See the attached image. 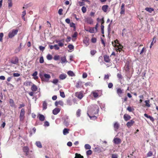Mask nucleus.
Wrapping results in <instances>:
<instances>
[{"label": "nucleus", "mask_w": 158, "mask_h": 158, "mask_svg": "<svg viewBox=\"0 0 158 158\" xmlns=\"http://www.w3.org/2000/svg\"><path fill=\"white\" fill-rule=\"evenodd\" d=\"M99 107L96 105L90 106L88 108L87 114L91 119L95 120L97 118L94 115L98 114Z\"/></svg>", "instance_id": "1"}, {"label": "nucleus", "mask_w": 158, "mask_h": 158, "mask_svg": "<svg viewBox=\"0 0 158 158\" xmlns=\"http://www.w3.org/2000/svg\"><path fill=\"white\" fill-rule=\"evenodd\" d=\"M18 31L17 29H13L9 32L8 34V37L9 38H12L16 35Z\"/></svg>", "instance_id": "2"}, {"label": "nucleus", "mask_w": 158, "mask_h": 158, "mask_svg": "<svg viewBox=\"0 0 158 158\" xmlns=\"http://www.w3.org/2000/svg\"><path fill=\"white\" fill-rule=\"evenodd\" d=\"M40 76L42 81L46 82H48L51 78L50 75L49 74L46 73L44 74V76L40 75Z\"/></svg>", "instance_id": "3"}, {"label": "nucleus", "mask_w": 158, "mask_h": 158, "mask_svg": "<svg viewBox=\"0 0 158 158\" xmlns=\"http://www.w3.org/2000/svg\"><path fill=\"white\" fill-rule=\"evenodd\" d=\"M25 115V110L23 108L21 110V112L20 114L19 118L20 121H22L23 120L24 118Z\"/></svg>", "instance_id": "4"}, {"label": "nucleus", "mask_w": 158, "mask_h": 158, "mask_svg": "<svg viewBox=\"0 0 158 158\" xmlns=\"http://www.w3.org/2000/svg\"><path fill=\"white\" fill-rule=\"evenodd\" d=\"M69 117L68 116H65L64 118V124L66 126H68L69 123Z\"/></svg>", "instance_id": "5"}, {"label": "nucleus", "mask_w": 158, "mask_h": 158, "mask_svg": "<svg viewBox=\"0 0 158 158\" xmlns=\"http://www.w3.org/2000/svg\"><path fill=\"white\" fill-rule=\"evenodd\" d=\"M85 21L88 23L92 24L93 23V20L90 17H87L85 19Z\"/></svg>", "instance_id": "6"}, {"label": "nucleus", "mask_w": 158, "mask_h": 158, "mask_svg": "<svg viewBox=\"0 0 158 158\" xmlns=\"http://www.w3.org/2000/svg\"><path fill=\"white\" fill-rule=\"evenodd\" d=\"M84 44L85 45V46H87L89 44V39L86 37H85L83 40Z\"/></svg>", "instance_id": "7"}, {"label": "nucleus", "mask_w": 158, "mask_h": 158, "mask_svg": "<svg viewBox=\"0 0 158 158\" xmlns=\"http://www.w3.org/2000/svg\"><path fill=\"white\" fill-rule=\"evenodd\" d=\"M117 93L119 97H122L123 93V90L121 88H118L117 89Z\"/></svg>", "instance_id": "8"}, {"label": "nucleus", "mask_w": 158, "mask_h": 158, "mask_svg": "<svg viewBox=\"0 0 158 158\" xmlns=\"http://www.w3.org/2000/svg\"><path fill=\"white\" fill-rule=\"evenodd\" d=\"M113 142L114 143L118 144L120 143L121 141L120 139L115 137L113 140Z\"/></svg>", "instance_id": "9"}, {"label": "nucleus", "mask_w": 158, "mask_h": 158, "mask_svg": "<svg viewBox=\"0 0 158 158\" xmlns=\"http://www.w3.org/2000/svg\"><path fill=\"white\" fill-rule=\"evenodd\" d=\"M75 95L77 97L80 99H81L83 97L82 93L81 92L76 93Z\"/></svg>", "instance_id": "10"}, {"label": "nucleus", "mask_w": 158, "mask_h": 158, "mask_svg": "<svg viewBox=\"0 0 158 158\" xmlns=\"http://www.w3.org/2000/svg\"><path fill=\"white\" fill-rule=\"evenodd\" d=\"M125 5L123 3L122 4L121 8V11L120 13L121 14H124L125 13Z\"/></svg>", "instance_id": "11"}, {"label": "nucleus", "mask_w": 158, "mask_h": 158, "mask_svg": "<svg viewBox=\"0 0 158 158\" xmlns=\"http://www.w3.org/2000/svg\"><path fill=\"white\" fill-rule=\"evenodd\" d=\"M129 63L128 62H127L124 67V69L126 72H128L129 71Z\"/></svg>", "instance_id": "12"}, {"label": "nucleus", "mask_w": 158, "mask_h": 158, "mask_svg": "<svg viewBox=\"0 0 158 158\" xmlns=\"http://www.w3.org/2000/svg\"><path fill=\"white\" fill-rule=\"evenodd\" d=\"M97 29L96 27H91L89 30V32L91 33H94L97 32Z\"/></svg>", "instance_id": "13"}, {"label": "nucleus", "mask_w": 158, "mask_h": 158, "mask_svg": "<svg viewBox=\"0 0 158 158\" xmlns=\"http://www.w3.org/2000/svg\"><path fill=\"white\" fill-rule=\"evenodd\" d=\"M60 111V109L58 108H56L52 111L53 114L54 115H56Z\"/></svg>", "instance_id": "14"}, {"label": "nucleus", "mask_w": 158, "mask_h": 158, "mask_svg": "<svg viewBox=\"0 0 158 158\" xmlns=\"http://www.w3.org/2000/svg\"><path fill=\"white\" fill-rule=\"evenodd\" d=\"M134 123L135 122L133 120H131L130 121L127 123V126L128 127H130L131 126L133 125Z\"/></svg>", "instance_id": "15"}, {"label": "nucleus", "mask_w": 158, "mask_h": 158, "mask_svg": "<svg viewBox=\"0 0 158 158\" xmlns=\"http://www.w3.org/2000/svg\"><path fill=\"white\" fill-rule=\"evenodd\" d=\"M119 127V124L117 122H115L114 125V129L115 131H117Z\"/></svg>", "instance_id": "16"}, {"label": "nucleus", "mask_w": 158, "mask_h": 158, "mask_svg": "<svg viewBox=\"0 0 158 158\" xmlns=\"http://www.w3.org/2000/svg\"><path fill=\"white\" fill-rule=\"evenodd\" d=\"M108 8V5H105L102 6V9L104 12H106L107 11Z\"/></svg>", "instance_id": "17"}, {"label": "nucleus", "mask_w": 158, "mask_h": 158, "mask_svg": "<svg viewBox=\"0 0 158 158\" xmlns=\"http://www.w3.org/2000/svg\"><path fill=\"white\" fill-rule=\"evenodd\" d=\"M67 77V75L65 74H62L60 75L59 76V78L60 80H64Z\"/></svg>", "instance_id": "18"}, {"label": "nucleus", "mask_w": 158, "mask_h": 158, "mask_svg": "<svg viewBox=\"0 0 158 158\" xmlns=\"http://www.w3.org/2000/svg\"><path fill=\"white\" fill-rule=\"evenodd\" d=\"M69 129L68 128H64L63 130V134L64 135H66L69 133Z\"/></svg>", "instance_id": "19"}, {"label": "nucleus", "mask_w": 158, "mask_h": 158, "mask_svg": "<svg viewBox=\"0 0 158 158\" xmlns=\"http://www.w3.org/2000/svg\"><path fill=\"white\" fill-rule=\"evenodd\" d=\"M31 90L33 92H35L37 90V87L35 85L33 84L31 87Z\"/></svg>", "instance_id": "20"}, {"label": "nucleus", "mask_w": 158, "mask_h": 158, "mask_svg": "<svg viewBox=\"0 0 158 158\" xmlns=\"http://www.w3.org/2000/svg\"><path fill=\"white\" fill-rule=\"evenodd\" d=\"M123 117L124 120L126 121H127L128 120L130 119L131 118V117L130 115L126 114L124 115Z\"/></svg>", "instance_id": "21"}, {"label": "nucleus", "mask_w": 158, "mask_h": 158, "mask_svg": "<svg viewBox=\"0 0 158 158\" xmlns=\"http://www.w3.org/2000/svg\"><path fill=\"white\" fill-rule=\"evenodd\" d=\"M38 73L37 71L35 72L32 75L33 77V78L35 80H37L38 78V77L37 76Z\"/></svg>", "instance_id": "22"}, {"label": "nucleus", "mask_w": 158, "mask_h": 158, "mask_svg": "<svg viewBox=\"0 0 158 158\" xmlns=\"http://www.w3.org/2000/svg\"><path fill=\"white\" fill-rule=\"evenodd\" d=\"M104 60L106 62H109L110 61V59L109 58V56L107 55H105L104 56Z\"/></svg>", "instance_id": "23"}, {"label": "nucleus", "mask_w": 158, "mask_h": 158, "mask_svg": "<svg viewBox=\"0 0 158 158\" xmlns=\"http://www.w3.org/2000/svg\"><path fill=\"white\" fill-rule=\"evenodd\" d=\"M145 10L150 13H152V11H154L153 8L150 7H146L145 8Z\"/></svg>", "instance_id": "24"}, {"label": "nucleus", "mask_w": 158, "mask_h": 158, "mask_svg": "<svg viewBox=\"0 0 158 158\" xmlns=\"http://www.w3.org/2000/svg\"><path fill=\"white\" fill-rule=\"evenodd\" d=\"M92 94H93L94 97L95 98H97L99 97V95L96 91H93L92 92Z\"/></svg>", "instance_id": "25"}, {"label": "nucleus", "mask_w": 158, "mask_h": 158, "mask_svg": "<svg viewBox=\"0 0 158 158\" xmlns=\"http://www.w3.org/2000/svg\"><path fill=\"white\" fill-rule=\"evenodd\" d=\"M82 82L81 81H78L77 83L76 87L77 88L81 87L82 86Z\"/></svg>", "instance_id": "26"}, {"label": "nucleus", "mask_w": 158, "mask_h": 158, "mask_svg": "<svg viewBox=\"0 0 158 158\" xmlns=\"http://www.w3.org/2000/svg\"><path fill=\"white\" fill-rule=\"evenodd\" d=\"M39 119L40 121H43L45 119L44 116L42 114H40L39 115Z\"/></svg>", "instance_id": "27"}, {"label": "nucleus", "mask_w": 158, "mask_h": 158, "mask_svg": "<svg viewBox=\"0 0 158 158\" xmlns=\"http://www.w3.org/2000/svg\"><path fill=\"white\" fill-rule=\"evenodd\" d=\"M23 150L24 152H25L27 154L28 153L29 151V148L27 146L24 147L23 148Z\"/></svg>", "instance_id": "28"}, {"label": "nucleus", "mask_w": 158, "mask_h": 158, "mask_svg": "<svg viewBox=\"0 0 158 158\" xmlns=\"http://www.w3.org/2000/svg\"><path fill=\"white\" fill-rule=\"evenodd\" d=\"M9 102L10 105L12 107H13L15 106V103L13 99H10L9 100Z\"/></svg>", "instance_id": "29"}, {"label": "nucleus", "mask_w": 158, "mask_h": 158, "mask_svg": "<svg viewBox=\"0 0 158 158\" xmlns=\"http://www.w3.org/2000/svg\"><path fill=\"white\" fill-rule=\"evenodd\" d=\"M61 63L62 64L66 63L67 62L66 57L65 56L62 57L61 58Z\"/></svg>", "instance_id": "30"}, {"label": "nucleus", "mask_w": 158, "mask_h": 158, "mask_svg": "<svg viewBox=\"0 0 158 158\" xmlns=\"http://www.w3.org/2000/svg\"><path fill=\"white\" fill-rule=\"evenodd\" d=\"M77 35V32H75L72 35V40L73 41H75V39L74 40V38H76Z\"/></svg>", "instance_id": "31"}, {"label": "nucleus", "mask_w": 158, "mask_h": 158, "mask_svg": "<svg viewBox=\"0 0 158 158\" xmlns=\"http://www.w3.org/2000/svg\"><path fill=\"white\" fill-rule=\"evenodd\" d=\"M11 63L14 64H16L18 63V60L17 58H15L14 60L11 61Z\"/></svg>", "instance_id": "32"}, {"label": "nucleus", "mask_w": 158, "mask_h": 158, "mask_svg": "<svg viewBox=\"0 0 158 158\" xmlns=\"http://www.w3.org/2000/svg\"><path fill=\"white\" fill-rule=\"evenodd\" d=\"M68 74L70 76H75V74L73 72L71 71H69L67 72Z\"/></svg>", "instance_id": "33"}, {"label": "nucleus", "mask_w": 158, "mask_h": 158, "mask_svg": "<svg viewBox=\"0 0 158 158\" xmlns=\"http://www.w3.org/2000/svg\"><path fill=\"white\" fill-rule=\"evenodd\" d=\"M36 146L39 148H41L42 147L41 144L40 142V141H37L36 143Z\"/></svg>", "instance_id": "34"}, {"label": "nucleus", "mask_w": 158, "mask_h": 158, "mask_svg": "<svg viewBox=\"0 0 158 158\" xmlns=\"http://www.w3.org/2000/svg\"><path fill=\"white\" fill-rule=\"evenodd\" d=\"M145 103L146 106L148 107H150V105L149 104V100H146L145 101Z\"/></svg>", "instance_id": "35"}, {"label": "nucleus", "mask_w": 158, "mask_h": 158, "mask_svg": "<svg viewBox=\"0 0 158 158\" xmlns=\"http://www.w3.org/2000/svg\"><path fill=\"white\" fill-rule=\"evenodd\" d=\"M43 110H45L47 108V103L45 102H44L43 104Z\"/></svg>", "instance_id": "36"}, {"label": "nucleus", "mask_w": 158, "mask_h": 158, "mask_svg": "<svg viewBox=\"0 0 158 158\" xmlns=\"http://www.w3.org/2000/svg\"><path fill=\"white\" fill-rule=\"evenodd\" d=\"M95 151L98 152H101V149L100 148L97 147L94 148Z\"/></svg>", "instance_id": "37"}, {"label": "nucleus", "mask_w": 158, "mask_h": 158, "mask_svg": "<svg viewBox=\"0 0 158 158\" xmlns=\"http://www.w3.org/2000/svg\"><path fill=\"white\" fill-rule=\"evenodd\" d=\"M75 158H83V156L81 155L80 154L76 153Z\"/></svg>", "instance_id": "38"}, {"label": "nucleus", "mask_w": 158, "mask_h": 158, "mask_svg": "<svg viewBox=\"0 0 158 158\" xmlns=\"http://www.w3.org/2000/svg\"><path fill=\"white\" fill-rule=\"evenodd\" d=\"M77 5L80 6H84L85 5V3L83 2H78L77 4Z\"/></svg>", "instance_id": "39"}, {"label": "nucleus", "mask_w": 158, "mask_h": 158, "mask_svg": "<svg viewBox=\"0 0 158 158\" xmlns=\"http://www.w3.org/2000/svg\"><path fill=\"white\" fill-rule=\"evenodd\" d=\"M47 59L48 60H51L52 59V56L50 54H48L46 56Z\"/></svg>", "instance_id": "40"}, {"label": "nucleus", "mask_w": 158, "mask_h": 158, "mask_svg": "<svg viewBox=\"0 0 158 158\" xmlns=\"http://www.w3.org/2000/svg\"><path fill=\"white\" fill-rule=\"evenodd\" d=\"M60 95L61 97L63 98H64L65 97L64 93L61 90L60 91Z\"/></svg>", "instance_id": "41"}, {"label": "nucleus", "mask_w": 158, "mask_h": 158, "mask_svg": "<svg viewBox=\"0 0 158 158\" xmlns=\"http://www.w3.org/2000/svg\"><path fill=\"white\" fill-rule=\"evenodd\" d=\"M85 148L86 149H90L91 148V147L89 144H86L85 145Z\"/></svg>", "instance_id": "42"}, {"label": "nucleus", "mask_w": 158, "mask_h": 158, "mask_svg": "<svg viewBox=\"0 0 158 158\" xmlns=\"http://www.w3.org/2000/svg\"><path fill=\"white\" fill-rule=\"evenodd\" d=\"M146 48H145L144 47H143V48L141 51L140 52V53H139L141 55V54H142L143 53H145L146 51Z\"/></svg>", "instance_id": "43"}, {"label": "nucleus", "mask_w": 158, "mask_h": 158, "mask_svg": "<svg viewBox=\"0 0 158 158\" xmlns=\"http://www.w3.org/2000/svg\"><path fill=\"white\" fill-rule=\"evenodd\" d=\"M81 110L79 109H78L76 112V115L77 117H78L80 116L81 115Z\"/></svg>", "instance_id": "44"}, {"label": "nucleus", "mask_w": 158, "mask_h": 158, "mask_svg": "<svg viewBox=\"0 0 158 158\" xmlns=\"http://www.w3.org/2000/svg\"><path fill=\"white\" fill-rule=\"evenodd\" d=\"M68 48L71 50H73L74 48V46L72 44H69L68 46Z\"/></svg>", "instance_id": "45"}, {"label": "nucleus", "mask_w": 158, "mask_h": 158, "mask_svg": "<svg viewBox=\"0 0 158 158\" xmlns=\"http://www.w3.org/2000/svg\"><path fill=\"white\" fill-rule=\"evenodd\" d=\"M31 82L30 81H26L24 83V84L26 86H29L31 85Z\"/></svg>", "instance_id": "46"}, {"label": "nucleus", "mask_w": 158, "mask_h": 158, "mask_svg": "<svg viewBox=\"0 0 158 158\" xmlns=\"http://www.w3.org/2000/svg\"><path fill=\"white\" fill-rule=\"evenodd\" d=\"M26 14V11L24 10L23 12L22 15V18L24 21L25 20V18L24 17V16Z\"/></svg>", "instance_id": "47"}, {"label": "nucleus", "mask_w": 158, "mask_h": 158, "mask_svg": "<svg viewBox=\"0 0 158 158\" xmlns=\"http://www.w3.org/2000/svg\"><path fill=\"white\" fill-rule=\"evenodd\" d=\"M59 80L58 79H54L53 80L52 82L54 84H57Z\"/></svg>", "instance_id": "48"}, {"label": "nucleus", "mask_w": 158, "mask_h": 158, "mask_svg": "<svg viewBox=\"0 0 158 158\" xmlns=\"http://www.w3.org/2000/svg\"><path fill=\"white\" fill-rule=\"evenodd\" d=\"M60 58V56L58 55H55L54 58V59L55 60H57L59 59Z\"/></svg>", "instance_id": "49"}, {"label": "nucleus", "mask_w": 158, "mask_h": 158, "mask_svg": "<svg viewBox=\"0 0 158 158\" xmlns=\"http://www.w3.org/2000/svg\"><path fill=\"white\" fill-rule=\"evenodd\" d=\"M81 10L83 13H85L86 11V8L85 6H83L81 8Z\"/></svg>", "instance_id": "50"}, {"label": "nucleus", "mask_w": 158, "mask_h": 158, "mask_svg": "<svg viewBox=\"0 0 158 158\" xmlns=\"http://www.w3.org/2000/svg\"><path fill=\"white\" fill-rule=\"evenodd\" d=\"M8 7H11L12 6V3L11 0H8Z\"/></svg>", "instance_id": "51"}, {"label": "nucleus", "mask_w": 158, "mask_h": 158, "mask_svg": "<svg viewBox=\"0 0 158 158\" xmlns=\"http://www.w3.org/2000/svg\"><path fill=\"white\" fill-rule=\"evenodd\" d=\"M70 26L71 27H73L75 29V24L74 23L72 22L70 23L69 24Z\"/></svg>", "instance_id": "52"}, {"label": "nucleus", "mask_w": 158, "mask_h": 158, "mask_svg": "<svg viewBox=\"0 0 158 158\" xmlns=\"http://www.w3.org/2000/svg\"><path fill=\"white\" fill-rule=\"evenodd\" d=\"M86 153L87 155H90L92 154V152L91 150H89L86 152Z\"/></svg>", "instance_id": "53"}, {"label": "nucleus", "mask_w": 158, "mask_h": 158, "mask_svg": "<svg viewBox=\"0 0 158 158\" xmlns=\"http://www.w3.org/2000/svg\"><path fill=\"white\" fill-rule=\"evenodd\" d=\"M118 49H117V50H118V51L120 52L121 50H122V48L123 47L121 46H117Z\"/></svg>", "instance_id": "54"}, {"label": "nucleus", "mask_w": 158, "mask_h": 158, "mask_svg": "<svg viewBox=\"0 0 158 158\" xmlns=\"http://www.w3.org/2000/svg\"><path fill=\"white\" fill-rule=\"evenodd\" d=\"M44 62V59L43 56H41L40 59V63H43Z\"/></svg>", "instance_id": "55"}, {"label": "nucleus", "mask_w": 158, "mask_h": 158, "mask_svg": "<svg viewBox=\"0 0 158 158\" xmlns=\"http://www.w3.org/2000/svg\"><path fill=\"white\" fill-rule=\"evenodd\" d=\"M152 152L151 151H150L147 153V156L148 157L151 156L152 155Z\"/></svg>", "instance_id": "56"}, {"label": "nucleus", "mask_w": 158, "mask_h": 158, "mask_svg": "<svg viewBox=\"0 0 158 158\" xmlns=\"http://www.w3.org/2000/svg\"><path fill=\"white\" fill-rule=\"evenodd\" d=\"M110 76V75L109 74H107V75H105L104 79L105 80L106 79H109Z\"/></svg>", "instance_id": "57"}, {"label": "nucleus", "mask_w": 158, "mask_h": 158, "mask_svg": "<svg viewBox=\"0 0 158 158\" xmlns=\"http://www.w3.org/2000/svg\"><path fill=\"white\" fill-rule=\"evenodd\" d=\"M62 11H63L62 9H59V10L58 12V14L60 15H62Z\"/></svg>", "instance_id": "58"}, {"label": "nucleus", "mask_w": 158, "mask_h": 158, "mask_svg": "<svg viewBox=\"0 0 158 158\" xmlns=\"http://www.w3.org/2000/svg\"><path fill=\"white\" fill-rule=\"evenodd\" d=\"M155 37H154L152 41V42H151V45H153L154 44L156 43V40H155V41H154V40H155Z\"/></svg>", "instance_id": "59"}, {"label": "nucleus", "mask_w": 158, "mask_h": 158, "mask_svg": "<svg viewBox=\"0 0 158 158\" xmlns=\"http://www.w3.org/2000/svg\"><path fill=\"white\" fill-rule=\"evenodd\" d=\"M87 76V74L86 73H84L82 74V77L84 78H86Z\"/></svg>", "instance_id": "60"}, {"label": "nucleus", "mask_w": 158, "mask_h": 158, "mask_svg": "<svg viewBox=\"0 0 158 158\" xmlns=\"http://www.w3.org/2000/svg\"><path fill=\"white\" fill-rule=\"evenodd\" d=\"M96 52L95 50H91L90 52V53L92 55H94Z\"/></svg>", "instance_id": "61"}, {"label": "nucleus", "mask_w": 158, "mask_h": 158, "mask_svg": "<svg viewBox=\"0 0 158 158\" xmlns=\"http://www.w3.org/2000/svg\"><path fill=\"white\" fill-rule=\"evenodd\" d=\"M13 76L15 77H18L20 76V75L19 74L17 73H15L13 74Z\"/></svg>", "instance_id": "62"}, {"label": "nucleus", "mask_w": 158, "mask_h": 158, "mask_svg": "<svg viewBox=\"0 0 158 158\" xmlns=\"http://www.w3.org/2000/svg\"><path fill=\"white\" fill-rule=\"evenodd\" d=\"M54 48L56 50H59V47H58V45L57 44H55L54 45Z\"/></svg>", "instance_id": "63"}, {"label": "nucleus", "mask_w": 158, "mask_h": 158, "mask_svg": "<svg viewBox=\"0 0 158 158\" xmlns=\"http://www.w3.org/2000/svg\"><path fill=\"white\" fill-rule=\"evenodd\" d=\"M113 86V84L111 83H109L108 85V87L109 88H112Z\"/></svg>", "instance_id": "64"}]
</instances>
